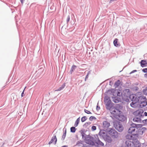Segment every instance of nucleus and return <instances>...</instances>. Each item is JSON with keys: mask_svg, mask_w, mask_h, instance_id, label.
Returning <instances> with one entry per match:
<instances>
[{"mask_svg": "<svg viewBox=\"0 0 147 147\" xmlns=\"http://www.w3.org/2000/svg\"><path fill=\"white\" fill-rule=\"evenodd\" d=\"M141 124H137L133 123L129 128L128 132L137 137L142 135L146 130V127H142Z\"/></svg>", "mask_w": 147, "mask_h": 147, "instance_id": "obj_1", "label": "nucleus"}, {"mask_svg": "<svg viewBox=\"0 0 147 147\" xmlns=\"http://www.w3.org/2000/svg\"><path fill=\"white\" fill-rule=\"evenodd\" d=\"M110 111L113 116L119 120L123 121L125 119V117L122 115V112L117 108L114 107Z\"/></svg>", "mask_w": 147, "mask_h": 147, "instance_id": "obj_2", "label": "nucleus"}, {"mask_svg": "<svg viewBox=\"0 0 147 147\" xmlns=\"http://www.w3.org/2000/svg\"><path fill=\"white\" fill-rule=\"evenodd\" d=\"M105 103L107 109L110 111L111 109L114 107V104L111 102L109 98L106 97L104 98Z\"/></svg>", "mask_w": 147, "mask_h": 147, "instance_id": "obj_3", "label": "nucleus"}, {"mask_svg": "<svg viewBox=\"0 0 147 147\" xmlns=\"http://www.w3.org/2000/svg\"><path fill=\"white\" fill-rule=\"evenodd\" d=\"M134 96H133L132 102L131 103L130 105L133 108H136L139 105V100H142L143 98L141 96L136 97L135 99H134Z\"/></svg>", "mask_w": 147, "mask_h": 147, "instance_id": "obj_4", "label": "nucleus"}, {"mask_svg": "<svg viewBox=\"0 0 147 147\" xmlns=\"http://www.w3.org/2000/svg\"><path fill=\"white\" fill-rule=\"evenodd\" d=\"M108 134L113 138H117L119 136V134L114 129H111L108 131Z\"/></svg>", "mask_w": 147, "mask_h": 147, "instance_id": "obj_5", "label": "nucleus"}, {"mask_svg": "<svg viewBox=\"0 0 147 147\" xmlns=\"http://www.w3.org/2000/svg\"><path fill=\"white\" fill-rule=\"evenodd\" d=\"M107 92L109 94H112L114 96H119L120 94V92L115 89L109 90Z\"/></svg>", "mask_w": 147, "mask_h": 147, "instance_id": "obj_6", "label": "nucleus"}, {"mask_svg": "<svg viewBox=\"0 0 147 147\" xmlns=\"http://www.w3.org/2000/svg\"><path fill=\"white\" fill-rule=\"evenodd\" d=\"M110 126V124L108 121H104L103 122L102 127L104 129L107 130Z\"/></svg>", "mask_w": 147, "mask_h": 147, "instance_id": "obj_7", "label": "nucleus"}, {"mask_svg": "<svg viewBox=\"0 0 147 147\" xmlns=\"http://www.w3.org/2000/svg\"><path fill=\"white\" fill-rule=\"evenodd\" d=\"M93 139L92 138H87L85 140V142L88 144L93 145L94 144V143L92 140Z\"/></svg>", "mask_w": 147, "mask_h": 147, "instance_id": "obj_8", "label": "nucleus"}, {"mask_svg": "<svg viewBox=\"0 0 147 147\" xmlns=\"http://www.w3.org/2000/svg\"><path fill=\"white\" fill-rule=\"evenodd\" d=\"M142 98L143 99L142 100H139L140 102L139 103V105H140V107L141 108H142L146 106L147 104L146 102L145 101L142 100H144L143 98Z\"/></svg>", "mask_w": 147, "mask_h": 147, "instance_id": "obj_9", "label": "nucleus"}, {"mask_svg": "<svg viewBox=\"0 0 147 147\" xmlns=\"http://www.w3.org/2000/svg\"><path fill=\"white\" fill-rule=\"evenodd\" d=\"M115 128L119 131H121L123 130V127L122 125L117 123L115 126Z\"/></svg>", "mask_w": 147, "mask_h": 147, "instance_id": "obj_10", "label": "nucleus"}, {"mask_svg": "<svg viewBox=\"0 0 147 147\" xmlns=\"http://www.w3.org/2000/svg\"><path fill=\"white\" fill-rule=\"evenodd\" d=\"M57 141V138L56 135H54L52 138L51 141L49 142V144H51L52 143H54V144H55Z\"/></svg>", "mask_w": 147, "mask_h": 147, "instance_id": "obj_11", "label": "nucleus"}, {"mask_svg": "<svg viewBox=\"0 0 147 147\" xmlns=\"http://www.w3.org/2000/svg\"><path fill=\"white\" fill-rule=\"evenodd\" d=\"M104 139L105 141L108 143H111L112 141L111 138L107 135L106 136Z\"/></svg>", "mask_w": 147, "mask_h": 147, "instance_id": "obj_12", "label": "nucleus"}, {"mask_svg": "<svg viewBox=\"0 0 147 147\" xmlns=\"http://www.w3.org/2000/svg\"><path fill=\"white\" fill-rule=\"evenodd\" d=\"M99 134L100 136H102L103 138L107 135L106 134L104 131L102 130L100 131Z\"/></svg>", "mask_w": 147, "mask_h": 147, "instance_id": "obj_13", "label": "nucleus"}, {"mask_svg": "<svg viewBox=\"0 0 147 147\" xmlns=\"http://www.w3.org/2000/svg\"><path fill=\"white\" fill-rule=\"evenodd\" d=\"M113 100L115 103L118 102L120 101V99L116 97V96H114L112 97Z\"/></svg>", "mask_w": 147, "mask_h": 147, "instance_id": "obj_14", "label": "nucleus"}, {"mask_svg": "<svg viewBox=\"0 0 147 147\" xmlns=\"http://www.w3.org/2000/svg\"><path fill=\"white\" fill-rule=\"evenodd\" d=\"M118 39L117 38H115L114 40L113 43L114 46L117 47H119L120 46L119 43L118 42Z\"/></svg>", "mask_w": 147, "mask_h": 147, "instance_id": "obj_15", "label": "nucleus"}, {"mask_svg": "<svg viewBox=\"0 0 147 147\" xmlns=\"http://www.w3.org/2000/svg\"><path fill=\"white\" fill-rule=\"evenodd\" d=\"M133 121L134 122H140L141 121V119L140 118L136 117L133 119Z\"/></svg>", "mask_w": 147, "mask_h": 147, "instance_id": "obj_16", "label": "nucleus"}, {"mask_svg": "<svg viewBox=\"0 0 147 147\" xmlns=\"http://www.w3.org/2000/svg\"><path fill=\"white\" fill-rule=\"evenodd\" d=\"M96 143L98 145L103 146L104 144L103 143L100 141L99 140H98L96 141Z\"/></svg>", "mask_w": 147, "mask_h": 147, "instance_id": "obj_17", "label": "nucleus"}, {"mask_svg": "<svg viewBox=\"0 0 147 147\" xmlns=\"http://www.w3.org/2000/svg\"><path fill=\"white\" fill-rule=\"evenodd\" d=\"M126 138L127 139L131 140L132 139L133 137L132 135L130 134H128L126 136Z\"/></svg>", "mask_w": 147, "mask_h": 147, "instance_id": "obj_18", "label": "nucleus"}, {"mask_svg": "<svg viewBox=\"0 0 147 147\" xmlns=\"http://www.w3.org/2000/svg\"><path fill=\"white\" fill-rule=\"evenodd\" d=\"M65 86V84L64 83L57 90H56L55 91H59L63 89Z\"/></svg>", "mask_w": 147, "mask_h": 147, "instance_id": "obj_19", "label": "nucleus"}, {"mask_svg": "<svg viewBox=\"0 0 147 147\" xmlns=\"http://www.w3.org/2000/svg\"><path fill=\"white\" fill-rule=\"evenodd\" d=\"M143 112V111L142 110H137L136 112V113L138 115H140L141 114H142Z\"/></svg>", "mask_w": 147, "mask_h": 147, "instance_id": "obj_20", "label": "nucleus"}, {"mask_svg": "<svg viewBox=\"0 0 147 147\" xmlns=\"http://www.w3.org/2000/svg\"><path fill=\"white\" fill-rule=\"evenodd\" d=\"M131 144H133L131 142H130L129 141H127L126 142V144H127L128 147H132V146L131 145Z\"/></svg>", "mask_w": 147, "mask_h": 147, "instance_id": "obj_21", "label": "nucleus"}, {"mask_svg": "<svg viewBox=\"0 0 147 147\" xmlns=\"http://www.w3.org/2000/svg\"><path fill=\"white\" fill-rule=\"evenodd\" d=\"M80 120V118H79L77 119L74 124V126L75 127H77L78 126Z\"/></svg>", "mask_w": 147, "mask_h": 147, "instance_id": "obj_22", "label": "nucleus"}, {"mask_svg": "<svg viewBox=\"0 0 147 147\" xmlns=\"http://www.w3.org/2000/svg\"><path fill=\"white\" fill-rule=\"evenodd\" d=\"M76 67V65H73L71 69V70H70V72H71V74H72V72L73 71V70L75 69Z\"/></svg>", "mask_w": 147, "mask_h": 147, "instance_id": "obj_23", "label": "nucleus"}, {"mask_svg": "<svg viewBox=\"0 0 147 147\" xmlns=\"http://www.w3.org/2000/svg\"><path fill=\"white\" fill-rule=\"evenodd\" d=\"M71 131L72 132L74 133L75 132L76 129L75 127H72L70 128Z\"/></svg>", "mask_w": 147, "mask_h": 147, "instance_id": "obj_24", "label": "nucleus"}, {"mask_svg": "<svg viewBox=\"0 0 147 147\" xmlns=\"http://www.w3.org/2000/svg\"><path fill=\"white\" fill-rule=\"evenodd\" d=\"M141 64H147V62L145 60H142L140 62Z\"/></svg>", "mask_w": 147, "mask_h": 147, "instance_id": "obj_25", "label": "nucleus"}, {"mask_svg": "<svg viewBox=\"0 0 147 147\" xmlns=\"http://www.w3.org/2000/svg\"><path fill=\"white\" fill-rule=\"evenodd\" d=\"M120 81L119 80H118L117 81V82H116L115 83V84L117 86H118L120 84Z\"/></svg>", "mask_w": 147, "mask_h": 147, "instance_id": "obj_26", "label": "nucleus"}, {"mask_svg": "<svg viewBox=\"0 0 147 147\" xmlns=\"http://www.w3.org/2000/svg\"><path fill=\"white\" fill-rule=\"evenodd\" d=\"M86 120V118L85 116L81 118V121L82 122H84Z\"/></svg>", "mask_w": 147, "mask_h": 147, "instance_id": "obj_27", "label": "nucleus"}, {"mask_svg": "<svg viewBox=\"0 0 147 147\" xmlns=\"http://www.w3.org/2000/svg\"><path fill=\"white\" fill-rule=\"evenodd\" d=\"M66 129H65V132H64L63 134V136H62V138H63V139H64L65 138L66 135Z\"/></svg>", "mask_w": 147, "mask_h": 147, "instance_id": "obj_28", "label": "nucleus"}, {"mask_svg": "<svg viewBox=\"0 0 147 147\" xmlns=\"http://www.w3.org/2000/svg\"><path fill=\"white\" fill-rule=\"evenodd\" d=\"M84 111L85 112L87 113V114H91V113L89 111H88L87 110H86V109H84Z\"/></svg>", "mask_w": 147, "mask_h": 147, "instance_id": "obj_29", "label": "nucleus"}, {"mask_svg": "<svg viewBox=\"0 0 147 147\" xmlns=\"http://www.w3.org/2000/svg\"><path fill=\"white\" fill-rule=\"evenodd\" d=\"M143 92L145 95H147V89H145L143 90Z\"/></svg>", "mask_w": 147, "mask_h": 147, "instance_id": "obj_30", "label": "nucleus"}, {"mask_svg": "<svg viewBox=\"0 0 147 147\" xmlns=\"http://www.w3.org/2000/svg\"><path fill=\"white\" fill-rule=\"evenodd\" d=\"M96 127L95 126H93L92 127V131H94L96 130Z\"/></svg>", "mask_w": 147, "mask_h": 147, "instance_id": "obj_31", "label": "nucleus"}, {"mask_svg": "<svg viewBox=\"0 0 147 147\" xmlns=\"http://www.w3.org/2000/svg\"><path fill=\"white\" fill-rule=\"evenodd\" d=\"M91 123L90 122H86L85 123L84 125L86 126H87L88 125H89Z\"/></svg>", "mask_w": 147, "mask_h": 147, "instance_id": "obj_32", "label": "nucleus"}, {"mask_svg": "<svg viewBox=\"0 0 147 147\" xmlns=\"http://www.w3.org/2000/svg\"><path fill=\"white\" fill-rule=\"evenodd\" d=\"M142 71L144 73H147V68L143 69Z\"/></svg>", "mask_w": 147, "mask_h": 147, "instance_id": "obj_33", "label": "nucleus"}, {"mask_svg": "<svg viewBox=\"0 0 147 147\" xmlns=\"http://www.w3.org/2000/svg\"><path fill=\"white\" fill-rule=\"evenodd\" d=\"M90 73V71H88V74H87V75L86 76V78H85V80L86 81V79H87L88 78V75Z\"/></svg>", "mask_w": 147, "mask_h": 147, "instance_id": "obj_34", "label": "nucleus"}, {"mask_svg": "<svg viewBox=\"0 0 147 147\" xmlns=\"http://www.w3.org/2000/svg\"><path fill=\"white\" fill-rule=\"evenodd\" d=\"M69 20H70V16H68L67 19V22L68 23V22H69Z\"/></svg>", "mask_w": 147, "mask_h": 147, "instance_id": "obj_35", "label": "nucleus"}, {"mask_svg": "<svg viewBox=\"0 0 147 147\" xmlns=\"http://www.w3.org/2000/svg\"><path fill=\"white\" fill-rule=\"evenodd\" d=\"M83 147H91L90 146L85 144L83 145Z\"/></svg>", "mask_w": 147, "mask_h": 147, "instance_id": "obj_36", "label": "nucleus"}, {"mask_svg": "<svg viewBox=\"0 0 147 147\" xmlns=\"http://www.w3.org/2000/svg\"><path fill=\"white\" fill-rule=\"evenodd\" d=\"M136 71H137V70H134L132 71H131L130 73V74H131L133 73H134L135 72H136Z\"/></svg>", "mask_w": 147, "mask_h": 147, "instance_id": "obj_37", "label": "nucleus"}, {"mask_svg": "<svg viewBox=\"0 0 147 147\" xmlns=\"http://www.w3.org/2000/svg\"><path fill=\"white\" fill-rule=\"evenodd\" d=\"M100 109V107H98V106H97L96 109L97 110H99Z\"/></svg>", "mask_w": 147, "mask_h": 147, "instance_id": "obj_38", "label": "nucleus"}, {"mask_svg": "<svg viewBox=\"0 0 147 147\" xmlns=\"http://www.w3.org/2000/svg\"><path fill=\"white\" fill-rule=\"evenodd\" d=\"M144 76L145 78H147V74H145L144 75Z\"/></svg>", "mask_w": 147, "mask_h": 147, "instance_id": "obj_39", "label": "nucleus"}, {"mask_svg": "<svg viewBox=\"0 0 147 147\" xmlns=\"http://www.w3.org/2000/svg\"><path fill=\"white\" fill-rule=\"evenodd\" d=\"M144 115L145 116H147V113L146 112H145L144 113Z\"/></svg>", "mask_w": 147, "mask_h": 147, "instance_id": "obj_40", "label": "nucleus"}, {"mask_svg": "<svg viewBox=\"0 0 147 147\" xmlns=\"http://www.w3.org/2000/svg\"><path fill=\"white\" fill-rule=\"evenodd\" d=\"M24 90L23 92H22V94H21L22 97H23V94L24 93Z\"/></svg>", "mask_w": 147, "mask_h": 147, "instance_id": "obj_41", "label": "nucleus"}, {"mask_svg": "<svg viewBox=\"0 0 147 147\" xmlns=\"http://www.w3.org/2000/svg\"><path fill=\"white\" fill-rule=\"evenodd\" d=\"M20 1L22 3V4H23V1H24V0H20Z\"/></svg>", "mask_w": 147, "mask_h": 147, "instance_id": "obj_42", "label": "nucleus"}, {"mask_svg": "<svg viewBox=\"0 0 147 147\" xmlns=\"http://www.w3.org/2000/svg\"><path fill=\"white\" fill-rule=\"evenodd\" d=\"M93 118H95V117L91 116L90 117V119H91V118H92V119Z\"/></svg>", "mask_w": 147, "mask_h": 147, "instance_id": "obj_43", "label": "nucleus"}, {"mask_svg": "<svg viewBox=\"0 0 147 147\" xmlns=\"http://www.w3.org/2000/svg\"><path fill=\"white\" fill-rule=\"evenodd\" d=\"M145 121L146 122V123H147V119H146V120H145Z\"/></svg>", "mask_w": 147, "mask_h": 147, "instance_id": "obj_44", "label": "nucleus"}, {"mask_svg": "<svg viewBox=\"0 0 147 147\" xmlns=\"http://www.w3.org/2000/svg\"><path fill=\"white\" fill-rule=\"evenodd\" d=\"M141 65V66L142 67H144V65Z\"/></svg>", "mask_w": 147, "mask_h": 147, "instance_id": "obj_45", "label": "nucleus"}, {"mask_svg": "<svg viewBox=\"0 0 147 147\" xmlns=\"http://www.w3.org/2000/svg\"><path fill=\"white\" fill-rule=\"evenodd\" d=\"M62 147H67V146H62Z\"/></svg>", "mask_w": 147, "mask_h": 147, "instance_id": "obj_46", "label": "nucleus"}, {"mask_svg": "<svg viewBox=\"0 0 147 147\" xmlns=\"http://www.w3.org/2000/svg\"><path fill=\"white\" fill-rule=\"evenodd\" d=\"M25 88H26V87H25V88H24V90H25Z\"/></svg>", "mask_w": 147, "mask_h": 147, "instance_id": "obj_47", "label": "nucleus"}]
</instances>
